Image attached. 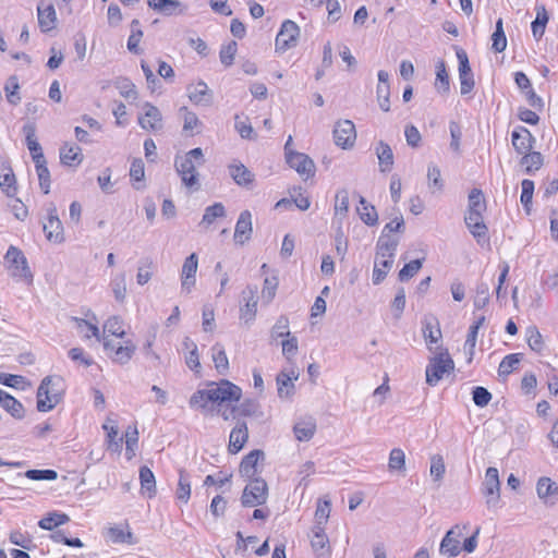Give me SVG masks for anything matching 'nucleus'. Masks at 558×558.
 Instances as JSON below:
<instances>
[{
	"instance_id": "obj_6",
	"label": "nucleus",
	"mask_w": 558,
	"mask_h": 558,
	"mask_svg": "<svg viewBox=\"0 0 558 558\" xmlns=\"http://www.w3.org/2000/svg\"><path fill=\"white\" fill-rule=\"evenodd\" d=\"M439 352L429 359L426 366V383L429 386H436L444 375L450 373L454 368L453 360L447 349L436 347Z\"/></svg>"
},
{
	"instance_id": "obj_62",
	"label": "nucleus",
	"mask_w": 558,
	"mask_h": 558,
	"mask_svg": "<svg viewBox=\"0 0 558 558\" xmlns=\"http://www.w3.org/2000/svg\"><path fill=\"white\" fill-rule=\"evenodd\" d=\"M111 288L114 299L123 302L126 295L125 275L121 274L111 281Z\"/></svg>"
},
{
	"instance_id": "obj_18",
	"label": "nucleus",
	"mask_w": 558,
	"mask_h": 558,
	"mask_svg": "<svg viewBox=\"0 0 558 558\" xmlns=\"http://www.w3.org/2000/svg\"><path fill=\"white\" fill-rule=\"evenodd\" d=\"M143 109L145 112L143 117H138L140 125L147 131L160 130L162 128V116L160 110L150 102H145Z\"/></svg>"
},
{
	"instance_id": "obj_52",
	"label": "nucleus",
	"mask_w": 558,
	"mask_h": 558,
	"mask_svg": "<svg viewBox=\"0 0 558 558\" xmlns=\"http://www.w3.org/2000/svg\"><path fill=\"white\" fill-rule=\"evenodd\" d=\"M122 325L123 320L120 316H111L105 322L104 331L122 339L125 335Z\"/></svg>"
},
{
	"instance_id": "obj_1",
	"label": "nucleus",
	"mask_w": 558,
	"mask_h": 558,
	"mask_svg": "<svg viewBox=\"0 0 558 558\" xmlns=\"http://www.w3.org/2000/svg\"><path fill=\"white\" fill-rule=\"evenodd\" d=\"M399 245V240L381 234L376 245V257L373 270V283L379 284L383 282L393 266V258Z\"/></svg>"
},
{
	"instance_id": "obj_32",
	"label": "nucleus",
	"mask_w": 558,
	"mask_h": 558,
	"mask_svg": "<svg viewBox=\"0 0 558 558\" xmlns=\"http://www.w3.org/2000/svg\"><path fill=\"white\" fill-rule=\"evenodd\" d=\"M299 377V374L298 373H294L293 371L291 372V374H288L286 372H280L278 375H277V386H278V396L280 398H288L290 396H292L293 393V390H294V384H293V379H298Z\"/></svg>"
},
{
	"instance_id": "obj_40",
	"label": "nucleus",
	"mask_w": 558,
	"mask_h": 558,
	"mask_svg": "<svg viewBox=\"0 0 558 558\" xmlns=\"http://www.w3.org/2000/svg\"><path fill=\"white\" fill-rule=\"evenodd\" d=\"M114 87L125 99H136L137 92L135 85L128 77H117L113 82Z\"/></svg>"
},
{
	"instance_id": "obj_8",
	"label": "nucleus",
	"mask_w": 558,
	"mask_h": 558,
	"mask_svg": "<svg viewBox=\"0 0 558 558\" xmlns=\"http://www.w3.org/2000/svg\"><path fill=\"white\" fill-rule=\"evenodd\" d=\"M210 393L208 395L210 402L222 403L227 401H239L242 395L241 388L227 379L220 383H209Z\"/></svg>"
},
{
	"instance_id": "obj_5",
	"label": "nucleus",
	"mask_w": 558,
	"mask_h": 558,
	"mask_svg": "<svg viewBox=\"0 0 558 558\" xmlns=\"http://www.w3.org/2000/svg\"><path fill=\"white\" fill-rule=\"evenodd\" d=\"M4 264L14 279L31 283L33 281V272L27 263L24 253L16 246L11 245L5 255Z\"/></svg>"
},
{
	"instance_id": "obj_27",
	"label": "nucleus",
	"mask_w": 558,
	"mask_h": 558,
	"mask_svg": "<svg viewBox=\"0 0 558 558\" xmlns=\"http://www.w3.org/2000/svg\"><path fill=\"white\" fill-rule=\"evenodd\" d=\"M189 98L196 105L209 106L213 102V94L203 81L187 87Z\"/></svg>"
},
{
	"instance_id": "obj_15",
	"label": "nucleus",
	"mask_w": 558,
	"mask_h": 558,
	"mask_svg": "<svg viewBox=\"0 0 558 558\" xmlns=\"http://www.w3.org/2000/svg\"><path fill=\"white\" fill-rule=\"evenodd\" d=\"M288 165L294 169L300 175L308 179L315 174L314 161L303 153H288Z\"/></svg>"
},
{
	"instance_id": "obj_31",
	"label": "nucleus",
	"mask_w": 558,
	"mask_h": 558,
	"mask_svg": "<svg viewBox=\"0 0 558 558\" xmlns=\"http://www.w3.org/2000/svg\"><path fill=\"white\" fill-rule=\"evenodd\" d=\"M535 11H536V17L532 22L531 28H532L533 37L536 40H539L545 33L546 25L549 21V14H548L545 5H543V4L536 5Z\"/></svg>"
},
{
	"instance_id": "obj_54",
	"label": "nucleus",
	"mask_w": 558,
	"mask_h": 558,
	"mask_svg": "<svg viewBox=\"0 0 558 558\" xmlns=\"http://www.w3.org/2000/svg\"><path fill=\"white\" fill-rule=\"evenodd\" d=\"M423 260L424 258L420 259H414V260H411L410 263L405 264L403 266V268L399 271V275H398V278L400 281H407L409 279H411L412 277H414L418 270L422 268L423 266Z\"/></svg>"
},
{
	"instance_id": "obj_58",
	"label": "nucleus",
	"mask_w": 558,
	"mask_h": 558,
	"mask_svg": "<svg viewBox=\"0 0 558 558\" xmlns=\"http://www.w3.org/2000/svg\"><path fill=\"white\" fill-rule=\"evenodd\" d=\"M526 337H527V344L531 348V350L535 352H541L544 347L543 337L541 332L538 331L537 327L531 326L526 330Z\"/></svg>"
},
{
	"instance_id": "obj_36",
	"label": "nucleus",
	"mask_w": 558,
	"mask_h": 558,
	"mask_svg": "<svg viewBox=\"0 0 558 558\" xmlns=\"http://www.w3.org/2000/svg\"><path fill=\"white\" fill-rule=\"evenodd\" d=\"M23 133L25 135L26 145L32 154V158L35 161V156L44 155L41 146L36 140V125L33 122H28L23 126Z\"/></svg>"
},
{
	"instance_id": "obj_60",
	"label": "nucleus",
	"mask_w": 558,
	"mask_h": 558,
	"mask_svg": "<svg viewBox=\"0 0 558 558\" xmlns=\"http://www.w3.org/2000/svg\"><path fill=\"white\" fill-rule=\"evenodd\" d=\"M20 86L16 76H10L5 86L4 92L7 93V99L12 105H17L21 100V97L17 93Z\"/></svg>"
},
{
	"instance_id": "obj_55",
	"label": "nucleus",
	"mask_w": 558,
	"mask_h": 558,
	"mask_svg": "<svg viewBox=\"0 0 558 558\" xmlns=\"http://www.w3.org/2000/svg\"><path fill=\"white\" fill-rule=\"evenodd\" d=\"M73 320L76 323V327L80 330V332L83 333V336L86 339L95 337V338H97L98 341L100 340L99 329L96 325L90 324L87 320H85L83 318H77V317H74Z\"/></svg>"
},
{
	"instance_id": "obj_44",
	"label": "nucleus",
	"mask_w": 558,
	"mask_h": 558,
	"mask_svg": "<svg viewBox=\"0 0 558 558\" xmlns=\"http://www.w3.org/2000/svg\"><path fill=\"white\" fill-rule=\"evenodd\" d=\"M537 496L541 499H546L558 494V486L549 477H541L536 484Z\"/></svg>"
},
{
	"instance_id": "obj_37",
	"label": "nucleus",
	"mask_w": 558,
	"mask_h": 558,
	"mask_svg": "<svg viewBox=\"0 0 558 558\" xmlns=\"http://www.w3.org/2000/svg\"><path fill=\"white\" fill-rule=\"evenodd\" d=\"M140 482L143 494L153 498L156 495V480L153 471L146 465L140 469Z\"/></svg>"
},
{
	"instance_id": "obj_20",
	"label": "nucleus",
	"mask_w": 558,
	"mask_h": 558,
	"mask_svg": "<svg viewBox=\"0 0 558 558\" xmlns=\"http://www.w3.org/2000/svg\"><path fill=\"white\" fill-rule=\"evenodd\" d=\"M253 232L252 214L243 210L236 221L233 239L235 243L243 245L251 239Z\"/></svg>"
},
{
	"instance_id": "obj_50",
	"label": "nucleus",
	"mask_w": 558,
	"mask_h": 558,
	"mask_svg": "<svg viewBox=\"0 0 558 558\" xmlns=\"http://www.w3.org/2000/svg\"><path fill=\"white\" fill-rule=\"evenodd\" d=\"M349 211V192L347 189H341L337 192L335 197V215L345 217Z\"/></svg>"
},
{
	"instance_id": "obj_4",
	"label": "nucleus",
	"mask_w": 558,
	"mask_h": 558,
	"mask_svg": "<svg viewBox=\"0 0 558 558\" xmlns=\"http://www.w3.org/2000/svg\"><path fill=\"white\" fill-rule=\"evenodd\" d=\"M205 163L202 148L196 147L184 156H177L174 167L186 187H194L198 184V172L196 168Z\"/></svg>"
},
{
	"instance_id": "obj_42",
	"label": "nucleus",
	"mask_w": 558,
	"mask_h": 558,
	"mask_svg": "<svg viewBox=\"0 0 558 558\" xmlns=\"http://www.w3.org/2000/svg\"><path fill=\"white\" fill-rule=\"evenodd\" d=\"M258 412L259 403L256 400L246 399L240 405L233 407L230 414H232L233 417H235L236 414L241 416H253Z\"/></svg>"
},
{
	"instance_id": "obj_17",
	"label": "nucleus",
	"mask_w": 558,
	"mask_h": 558,
	"mask_svg": "<svg viewBox=\"0 0 558 558\" xmlns=\"http://www.w3.org/2000/svg\"><path fill=\"white\" fill-rule=\"evenodd\" d=\"M197 268L198 257L196 253H192L185 258L181 270V287L186 293H190L195 286Z\"/></svg>"
},
{
	"instance_id": "obj_49",
	"label": "nucleus",
	"mask_w": 558,
	"mask_h": 558,
	"mask_svg": "<svg viewBox=\"0 0 558 558\" xmlns=\"http://www.w3.org/2000/svg\"><path fill=\"white\" fill-rule=\"evenodd\" d=\"M225 216V206L221 203H215L205 209L202 223L209 226L215 221V219L222 218Z\"/></svg>"
},
{
	"instance_id": "obj_53",
	"label": "nucleus",
	"mask_w": 558,
	"mask_h": 558,
	"mask_svg": "<svg viewBox=\"0 0 558 558\" xmlns=\"http://www.w3.org/2000/svg\"><path fill=\"white\" fill-rule=\"evenodd\" d=\"M191 496V483L185 471H180V477L177 489V497L183 502H187Z\"/></svg>"
},
{
	"instance_id": "obj_38",
	"label": "nucleus",
	"mask_w": 558,
	"mask_h": 558,
	"mask_svg": "<svg viewBox=\"0 0 558 558\" xmlns=\"http://www.w3.org/2000/svg\"><path fill=\"white\" fill-rule=\"evenodd\" d=\"M360 206L356 208L361 220L367 226H375L378 222V214L375 207L366 202L363 196L359 198Z\"/></svg>"
},
{
	"instance_id": "obj_48",
	"label": "nucleus",
	"mask_w": 558,
	"mask_h": 558,
	"mask_svg": "<svg viewBox=\"0 0 558 558\" xmlns=\"http://www.w3.org/2000/svg\"><path fill=\"white\" fill-rule=\"evenodd\" d=\"M0 189L8 197H14L17 192L16 186V179L13 173V170L11 172H5L1 174L0 177Z\"/></svg>"
},
{
	"instance_id": "obj_33",
	"label": "nucleus",
	"mask_w": 558,
	"mask_h": 558,
	"mask_svg": "<svg viewBox=\"0 0 558 558\" xmlns=\"http://www.w3.org/2000/svg\"><path fill=\"white\" fill-rule=\"evenodd\" d=\"M35 168L39 180V186L45 194L50 192V172L44 155L35 156Z\"/></svg>"
},
{
	"instance_id": "obj_16",
	"label": "nucleus",
	"mask_w": 558,
	"mask_h": 558,
	"mask_svg": "<svg viewBox=\"0 0 558 558\" xmlns=\"http://www.w3.org/2000/svg\"><path fill=\"white\" fill-rule=\"evenodd\" d=\"M422 331L423 337L427 342L428 350L437 351L438 349H436V347L434 348L433 344H437V347H440L439 342L442 338L439 320L437 319V317L433 315L425 316L423 320Z\"/></svg>"
},
{
	"instance_id": "obj_9",
	"label": "nucleus",
	"mask_w": 558,
	"mask_h": 558,
	"mask_svg": "<svg viewBox=\"0 0 558 558\" xmlns=\"http://www.w3.org/2000/svg\"><path fill=\"white\" fill-rule=\"evenodd\" d=\"M104 348L112 362L120 365L128 364L136 351V345L132 340L114 343V341L104 338Z\"/></svg>"
},
{
	"instance_id": "obj_43",
	"label": "nucleus",
	"mask_w": 558,
	"mask_h": 558,
	"mask_svg": "<svg viewBox=\"0 0 558 558\" xmlns=\"http://www.w3.org/2000/svg\"><path fill=\"white\" fill-rule=\"evenodd\" d=\"M435 87L438 92L448 93L450 88L449 75L446 70L444 60H439L436 64V82Z\"/></svg>"
},
{
	"instance_id": "obj_2",
	"label": "nucleus",
	"mask_w": 558,
	"mask_h": 558,
	"mask_svg": "<svg viewBox=\"0 0 558 558\" xmlns=\"http://www.w3.org/2000/svg\"><path fill=\"white\" fill-rule=\"evenodd\" d=\"M65 392L64 380L57 375L46 376L37 389V410L49 412L63 399Z\"/></svg>"
},
{
	"instance_id": "obj_26",
	"label": "nucleus",
	"mask_w": 558,
	"mask_h": 558,
	"mask_svg": "<svg viewBox=\"0 0 558 558\" xmlns=\"http://www.w3.org/2000/svg\"><path fill=\"white\" fill-rule=\"evenodd\" d=\"M264 458V451L260 449H254L248 452L240 463V473L242 476H245L250 480L255 478L257 473V462L259 459Z\"/></svg>"
},
{
	"instance_id": "obj_14",
	"label": "nucleus",
	"mask_w": 558,
	"mask_h": 558,
	"mask_svg": "<svg viewBox=\"0 0 558 558\" xmlns=\"http://www.w3.org/2000/svg\"><path fill=\"white\" fill-rule=\"evenodd\" d=\"M462 536L463 533L459 525L450 529L440 543L439 553L449 558L457 557L461 551L460 538Z\"/></svg>"
},
{
	"instance_id": "obj_24",
	"label": "nucleus",
	"mask_w": 558,
	"mask_h": 558,
	"mask_svg": "<svg viewBox=\"0 0 558 558\" xmlns=\"http://www.w3.org/2000/svg\"><path fill=\"white\" fill-rule=\"evenodd\" d=\"M311 546L318 558H325L330 555L329 539L325 533V529H320V526L313 527Z\"/></svg>"
},
{
	"instance_id": "obj_35",
	"label": "nucleus",
	"mask_w": 558,
	"mask_h": 558,
	"mask_svg": "<svg viewBox=\"0 0 558 558\" xmlns=\"http://www.w3.org/2000/svg\"><path fill=\"white\" fill-rule=\"evenodd\" d=\"M293 432L299 441H308L316 432V422L312 417L298 422L293 427Z\"/></svg>"
},
{
	"instance_id": "obj_59",
	"label": "nucleus",
	"mask_w": 558,
	"mask_h": 558,
	"mask_svg": "<svg viewBox=\"0 0 558 558\" xmlns=\"http://www.w3.org/2000/svg\"><path fill=\"white\" fill-rule=\"evenodd\" d=\"M520 362V354L513 353L506 355L499 364L498 374L500 376H508L517 364Z\"/></svg>"
},
{
	"instance_id": "obj_13",
	"label": "nucleus",
	"mask_w": 558,
	"mask_h": 558,
	"mask_svg": "<svg viewBox=\"0 0 558 558\" xmlns=\"http://www.w3.org/2000/svg\"><path fill=\"white\" fill-rule=\"evenodd\" d=\"M356 140V131L351 120H340L336 122L333 129L335 144L343 149L353 147Z\"/></svg>"
},
{
	"instance_id": "obj_7",
	"label": "nucleus",
	"mask_w": 558,
	"mask_h": 558,
	"mask_svg": "<svg viewBox=\"0 0 558 558\" xmlns=\"http://www.w3.org/2000/svg\"><path fill=\"white\" fill-rule=\"evenodd\" d=\"M268 497V486L265 480L255 477L245 486L241 496L244 507H256L264 505Z\"/></svg>"
},
{
	"instance_id": "obj_47",
	"label": "nucleus",
	"mask_w": 558,
	"mask_h": 558,
	"mask_svg": "<svg viewBox=\"0 0 558 558\" xmlns=\"http://www.w3.org/2000/svg\"><path fill=\"white\" fill-rule=\"evenodd\" d=\"M389 471H405V454L402 449L395 448L390 451L389 462H388Z\"/></svg>"
},
{
	"instance_id": "obj_19",
	"label": "nucleus",
	"mask_w": 558,
	"mask_h": 558,
	"mask_svg": "<svg viewBox=\"0 0 558 558\" xmlns=\"http://www.w3.org/2000/svg\"><path fill=\"white\" fill-rule=\"evenodd\" d=\"M511 142L514 150L523 155L532 149L535 138L526 128L518 126L511 133Z\"/></svg>"
},
{
	"instance_id": "obj_3",
	"label": "nucleus",
	"mask_w": 558,
	"mask_h": 558,
	"mask_svg": "<svg viewBox=\"0 0 558 558\" xmlns=\"http://www.w3.org/2000/svg\"><path fill=\"white\" fill-rule=\"evenodd\" d=\"M486 210V201L482 190L473 189L468 197V211L464 221L474 238L486 235L487 227L484 223L483 213Z\"/></svg>"
},
{
	"instance_id": "obj_21",
	"label": "nucleus",
	"mask_w": 558,
	"mask_h": 558,
	"mask_svg": "<svg viewBox=\"0 0 558 558\" xmlns=\"http://www.w3.org/2000/svg\"><path fill=\"white\" fill-rule=\"evenodd\" d=\"M147 4L154 11L171 16L183 14L186 5L179 0H147Z\"/></svg>"
},
{
	"instance_id": "obj_22",
	"label": "nucleus",
	"mask_w": 558,
	"mask_h": 558,
	"mask_svg": "<svg viewBox=\"0 0 558 558\" xmlns=\"http://www.w3.org/2000/svg\"><path fill=\"white\" fill-rule=\"evenodd\" d=\"M257 287L256 286H247L243 292L242 298L245 301L244 306L240 308L241 318H244L246 322L253 320L256 316L257 312Z\"/></svg>"
},
{
	"instance_id": "obj_23",
	"label": "nucleus",
	"mask_w": 558,
	"mask_h": 558,
	"mask_svg": "<svg viewBox=\"0 0 558 558\" xmlns=\"http://www.w3.org/2000/svg\"><path fill=\"white\" fill-rule=\"evenodd\" d=\"M248 439L247 425L243 421H238L236 425L230 433L229 437V452L238 453Z\"/></svg>"
},
{
	"instance_id": "obj_12",
	"label": "nucleus",
	"mask_w": 558,
	"mask_h": 558,
	"mask_svg": "<svg viewBox=\"0 0 558 558\" xmlns=\"http://www.w3.org/2000/svg\"><path fill=\"white\" fill-rule=\"evenodd\" d=\"M482 492L486 497L487 507H496L500 497V481L496 468L489 466L486 470Z\"/></svg>"
},
{
	"instance_id": "obj_30",
	"label": "nucleus",
	"mask_w": 558,
	"mask_h": 558,
	"mask_svg": "<svg viewBox=\"0 0 558 558\" xmlns=\"http://www.w3.org/2000/svg\"><path fill=\"white\" fill-rule=\"evenodd\" d=\"M375 151L379 161V170L389 172L393 166V153L391 147L384 141H379L375 147Z\"/></svg>"
},
{
	"instance_id": "obj_10",
	"label": "nucleus",
	"mask_w": 558,
	"mask_h": 558,
	"mask_svg": "<svg viewBox=\"0 0 558 558\" xmlns=\"http://www.w3.org/2000/svg\"><path fill=\"white\" fill-rule=\"evenodd\" d=\"M47 221L44 222L43 229L46 238L50 242L62 243L64 241L63 226L58 216L57 207L53 203L46 207Z\"/></svg>"
},
{
	"instance_id": "obj_25",
	"label": "nucleus",
	"mask_w": 558,
	"mask_h": 558,
	"mask_svg": "<svg viewBox=\"0 0 558 558\" xmlns=\"http://www.w3.org/2000/svg\"><path fill=\"white\" fill-rule=\"evenodd\" d=\"M38 25L44 33H48L57 26V14L52 4L44 5L39 3L37 7Z\"/></svg>"
},
{
	"instance_id": "obj_51",
	"label": "nucleus",
	"mask_w": 558,
	"mask_h": 558,
	"mask_svg": "<svg viewBox=\"0 0 558 558\" xmlns=\"http://www.w3.org/2000/svg\"><path fill=\"white\" fill-rule=\"evenodd\" d=\"M107 537L112 543H132V533L130 531L125 532L122 526H110L107 530Z\"/></svg>"
},
{
	"instance_id": "obj_46",
	"label": "nucleus",
	"mask_w": 558,
	"mask_h": 558,
	"mask_svg": "<svg viewBox=\"0 0 558 558\" xmlns=\"http://www.w3.org/2000/svg\"><path fill=\"white\" fill-rule=\"evenodd\" d=\"M102 428L107 432L109 448L114 451H119L121 448L122 438H119L117 440L119 429L116 422L110 418H107V422L102 425Z\"/></svg>"
},
{
	"instance_id": "obj_56",
	"label": "nucleus",
	"mask_w": 558,
	"mask_h": 558,
	"mask_svg": "<svg viewBox=\"0 0 558 558\" xmlns=\"http://www.w3.org/2000/svg\"><path fill=\"white\" fill-rule=\"evenodd\" d=\"M236 51H238V44L234 40L222 46L220 49V52H219V58H220L221 63L226 66L232 65Z\"/></svg>"
},
{
	"instance_id": "obj_11",
	"label": "nucleus",
	"mask_w": 558,
	"mask_h": 558,
	"mask_svg": "<svg viewBox=\"0 0 558 558\" xmlns=\"http://www.w3.org/2000/svg\"><path fill=\"white\" fill-rule=\"evenodd\" d=\"M299 36V25L291 20L283 21L280 31L276 37V50L284 52L295 47L298 44Z\"/></svg>"
},
{
	"instance_id": "obj_61",
	"label": "nucleus",
	"mask_w": 558,
	"mask_h": 558,
	"mask_svg": "<svg viewBox=\"0 0 558 558\" xmlns=\"http://www.w3.org/2000/svg\"><path fill=\"white\" fill-rule=\"evenodd\" d=\"M489 301V287L485 282H480L476 287V295L474 298V306L477 310L484 308Z\"/></svg>"
},
{
	"instance_id": "obj_57",
	"label": "nucleus",
	"mask_w": 558,
	"mask_h": 558,
	"mask_svg": "<svg viewBox=\"0 0 558 558\" xmlns=\"http://www.w3.org/2000/svg\"><path fill=\"white\" fill-rule=\"evenodd\" d=\"M331 504L329 500H325L323 504L318 502L316 511H315V525L320 526V529H325V524L327 523L330 514Z\"/></svg>"
},
{
	"instance_id": "obj_41",
	"label": "nucleus",
	"mask_w": 558,
	"mask_h": 558,
	"mask_svg": "<svg viewBox=\"0 0 558 558\" xmlns=\"http://www.w3.org/2000/svg\"><path fill=\"white\" fill-rule=\"evenodd\" d=\"M213 361L215 363V367L219 374H226L229 369V361L225 351V348L216 343L213 347Z\"/></svg>"
},
{
	"instance_id": "obj_45",
	"label": "nucleus",
	"mask_w": 558,
	"mask_h": 558,
	"mask_svg": "<svg viewBox=\"0 0 558 558\" xmlns=\"http://www.w3.org/2000/svg\"><path fill=\"white\" fill-rule=\"evenodd\" d=\"M521 165L527 173H532L543 166V156L539 151H527L523 154Z\"/></svg>"
},
{
	"instance_id": "obj_29",
	"label": "nucleus",
	"mask_w": 558,
	"mask_h": 558,
	"mask_svg": "<svg viewBox=\"0 0 558 558\" xmlns=\"http://www.w3.org/2000/svg\"><path fill=\"white\" fill-rule=\"evenodd\" d=\"M0 405L16 420L24 417V407L13 396L0 389Z\"/></svg>"
},
{
	"instance_id": "obj_63",
	"label": "nucleus",
	"mask_w": 558,
	"mask_h": 558,
	"mask_svg": "<svg viewBox=\"0 0 558 558\" xmlns=\"http://www.w3.org/2000/svg\"><path fill=\"white\" fill-rule=\"evenodd\" d=\"M289 331V319L287 316L281 315L271 329V338L278 339L283 337H290Z\"/></svg>"
},
{
	"instance_id": "obj_39",
	"label": "nucleus",
	"mask_w": 558,
	"mask_h": 558,
	"mask_svg": "<svg viewBox=\"0 0 558 558\" xmlns=\"http://www.w3.org/2000/svg\"><path fill=\"white\" fill-rule=\"evenodd\" d=\"M69 521L70 517L68 514L58 511H51L47 513V515L41 520H39L38 526L43 530L52 531L54 527L65 524Z\"/></svg>"
},
{
	"instance_id": "obj_64",
	"label": "nucleus",
	"mask_w": 558,
	"mask_h": 558,
	"mask_svg": "<svg viewBox=\"0 0 558 558\" xmlns=\"http://www.w3.org/2000/svg\"><path fill=\"white\" fill-rule=\"evenodd\" d=\"M377 101L380 107V109L385 112H388L390 110V86L389 84H378L377 89Z\"/></svg>"
},
{
	"instance_id": "obj_28",
	"label": "nucleus",
	"mask_w": 558,
	"mask_h": 558,
	"mask_svg": "<svg viewBox=\"0 0 558 558\" xmlns=\"http://www.w3.org/2000/svg\"><path fill=\"white\" fill-rule=\"evenodd\" d=\"M61 163L69 167H77L83 161L82 149L75 145L65 143L60 148Z\"/></svg>"
},
{
	"instance_id": "obj_34",
	"label": "nucleus",
	"mask_w": 558,
	"mask_h": 558,
	"mask_svg": "<svg viewBox=\"0 0 558 558\" xmlns=\"http://www.w3.org/2000/svg\"><path fill=\"white\" fill-rule=\"evenodd\" d=\"M229 174L238 185L247 186L254 181V174L243 163H232L228 167Z\"/></svg>"
}]
</instances>
